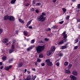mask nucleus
Returning <instances> with one entry per match:
<instances>
[{
    "instance_id": "nucleus-33",
    "label": "nucleus",
    "mask_w": 80,
    "mask_h": 80,
    "mask_svg": "<svg viewBox=\"0 0 80 80\" xmlns=\"http://www.w3.org/2000/svg\"><path fill=\"white\" fill-rule=\"evenodd\" d=\"M62 10L63 12H66V11H67V9H65V8H63L62 9Z\"/></svg>"
},
{
    "instance_id": "nucleus-35",
    "label": "nucleus",
    "mask_w": 80,
    "mask_h": 80,
    "mask_svg": "<svg viewBox=\"0 0 80 80\" xmlns=\"http://www.w3.org/2000/svg\"><path fill=\"white\" fill-rule=\"evenodd\" d=\"M78 42V39H76L75 40V42H74V43H77Z\"/></svg>"
},
{
    "instance_id": "nucleus-43",
    "label": "nucleus",
    "mask_w": 80,
    "mask_h": 80,
    "mask_svg": "<svg viewBox=\"0 0 80 80\" xmlns=\"http://www.w3.org/2000/svg\"><path fill=\"white\" fill-rule=\"evenodd\" d=\"M37 64H38V63L37 62H36L35 63V67H37Z\"/></svg>"
},
{
    "instance_id": "nucleus-45",
    "label": "nucleus",
    "mask_w": 80,
    "mask_h": 80,
    "mask_svg": "<svg viewBox=\"0 0 80 80\" xmlns=\"http://www.w3.org/2000/svg\"><path fill=\"white\" fill-rule=\"evenodd\" d=\"M41 65H42V67H43L44 66H45V63H42L41 64Z\"/></svg>"
},
{
    "instance_id": "nucleus-30",
    "label": "nucleus",
    "mask_w": 80,
    "mask_h": 80,
    "mask_svg": "<svg viewBox=\"0 0 80 80\" xmlns=\"http://www.w3.org/2000/svg\"><path fill=\"white\" fill-rule=\"evenodd\" d=\"M37 61L38 62H41V61H42V60L38 58L37 59Z\"/></svg>"
},
{
    "instance_id": "nucleus-58",
    "label": "nucleus",
    "mask_w": 80,
    "mask_h": 80,
    "mask_svg": "<svg viewBox=\"0 0 80 80\" xmlns=\"http://www.w3.org/2000/svg\"><path fill=\"white\" fill-rule=\"evenodd\" d=\"M78 22H80V19H78L77 20Z\"/></svg>"
},
{
    "instance_id": "nucleus-22",
    "label": "nucleus",
    "mask_w": 80,
    "mask_h": 80,
    "mask_svg": "<svg viewBox=\"0 0 80 80\" xmlns=\"http://www.w3.org/2000/svg\"><path fill=\"white\" fill-rule=\"evenodd\" d=\"M19 21L20 22H21V23H25V22H24V21L21 19H19Z\"/></svg>"
},
{
    "instance_id": "nucleus-29",
    "label": "nucleus",
    "mask_w": 80,
    "mask_h": 80,
    "mask_svg": "<svg viewBox=\"0 0 80 80\" xmlns=\"http://www.w3.org/2000/svg\"><path fill=\"white\" fill-rule=\"evenodd\" d=\"M63 36L64 38H67V34H63Z\"/></svg>"
},
{
    "instance_id": "nucleus-39",
    "label": "nucleus",
    "mask_w": 80,
    "mask_h": 80,
    "mask_svg": "<svg viewBox=\"0 0 80 80\" xmlns=\"http://www.w3.org/2000/svg\"><path fill=\"white\" fill-rule=\"evenodd\" d=\"M78 48V46H76L74 47V50H76V49H77Z\"/></svg>"
},
{
    "instance_id": "nucleus-40",
    "label": "nucleus",
    "mask_w": 80,
    "mask_h": 80,
    "mask_svg": "<svg viewBox=\"0 0 80 80\" xmlns=\"http://www.w3.org/2000/svg\"><path fill=\"white\" fill-rule=\"evenodd\" d=\"M52 28H53L54 29H55V28H57V26H54Z\"/></svg>"
},
{
    "instance_id": "nucleus-14",
    "label": "nucleus",
    "mask_w": 80,
    "mask_h": 80,
    "mask_svg": "<svg viewBox=\"0 0 80 80\" xmlns=\"http://www.w3.org/2000/svg\"><path fill=\"white\" fill-rule=\"evenodd\" d=\"M22 66L23 63L22 62H20L18 65V67H21Z\"/></svg>"
},
{
    "instance_id": "nucleus-1",
    "label": "nucleus",
    "mask_w": 80,
    "mask_h": 80,
    "mask_svg": "<svg viewBox=\"0 0 80 80\" xmlns=\"http://www.w3.org/2000/svg\"><path fill=\"white\" fill-rule=\"evenodd\" d=\"M46 15V13L45 12L42 13V15H41L39 17L37 18V20L38 21H41V22H43L45 20V18L44 16Z\"/></svg>"
},
{
    "instance_id": "nucleus-50",
    "label": "nucleus",
    "mask_w": 80,
    "mask_h": 80,
    "mask_svg": "<svg viewBox=\"0 0 80 80\" xmlns=\"http://www.w3.org/2000/svg\"><path fill=\"white\" fill-rule=\"evenodd\" d=\"M39 43H43V42L42 41H39Z\"/></svg>"
},
{
    "instance_id": "nucleus-21",
    "label": "nucleus",
    "mask_w": 80,
    "mask_h": 80,
    "mask_svg": "<svg viewBox=\"0 0 80 80\" xmlns=\"http://www.w3.org/2000/svg\"><path fill=\"white\" fill-rule=\"evenodd\" d=\"M33 48V47L32 46L29 48H27V50L28 51H30V50H32Z\"/></svg>"
},
{
    "instance_id": "nucleus-37",
    "label": "nucleus",
    "mask_w": 80,
    "mask_h": 80,
    "mask_svg": "<svg viewBox=\"0 0 80 80\" xmlns=\"http://www.w3.org/2000/svg\"><path fill=\"white\" fill-rule=\"evenodd\" d=\"M13 61V59H11L9 61V63H11V62Z\"/></svg>"
},
{
    "instance_id": "nucleus-63",
    "label": "nucleus",
    "mask_w": 80,
    "mask_h": 80,
    "mask_svg": "<svg viewBox=\"0 0 80 80\" xmlns=\"http://www.w3.org/2000/svg\"><path fill=\"white\" fill-rule=\"evenodd\" d=\"M78 28L80 29V24L79 25Z\"/></svg>"
},
{
    "instance_id": "nucleus-26",
    "label": "nucleus",
    "mask_w": 80,
    "mask_h": 80,
    "mask_svg": "<svg viewBox=\"0 0 80 80\" xmlns=\"http://www.w3.org/2000/svg\"><path fill=\"white\" fill-rule=\"evenodd\" d=\"M43 55L42 54H40L39 55V58H43Z\"/></svg>"
},
{
    "instance_id": "nucleus-16",
    "label": "nucleus",
    "mask_w": 80,
    "mask_h": 80,
    "mask_svg": "<svg viewBox=\"0 0 80 80\" xmlns=\"http://www.w3.org/2000/svg\"><path fill=\"white\" fill-rule=\"evenodd\" d=\"M23 34L25 36H27V35L28 34V32H27V31H23Z\"/></svg>"
},
{
    "instance_id": "nucleus-13",
    "label": "nucleus",
    "mask_w": 80,
    "mask_h": 80,
    "mask_svg": "<svg viewBox=\"0 0 80 80\" xmlns=\"http://www.w3.org/2000/svg\"><path fill=\"white\" fill-rule=\"evenodd\" d=\"M67 48V46H63L61 47V49H62V50H63V49H65L66 48Z\"/></svg>"
},
{
    "instance_id": "nucleus-61",
    "label": "nucleus",
    "mask_w": 80,
    "mask_h": 80,
    "mask_svg": "<svg viewBox=\"0 0 80 80\" xmlns=\"http://www.w3.org/2000/svg\"><path fill=\"white\" fill-rule=\"evenodd\" d=\"M32 70H33V71H35V68H33L32 69Z\"/></svg>"
},
{
    "instance_id": "nucleus-42",
    "label": "nucleus",
    "mask_w": 80,
    "mask_h": 80,
    "mask_svg": "<svg viewBox=\"0 0 80 80\" xmlns=\"http://www.w3.org/2000/svg\"><path fill=\"white\" fill-rule=\"evenodd\" d=\"M50 30H51V29L49 28H47L46 30V31H50Z\"/></svg>"
},
{
    "instance_id": "nucleus-28",
    "label": "nucleus",
    "mask_w": 80,
    "mask_h": 80,
    "mask_svg": "<svg viewBox=\"0 0 80 80\" xmlns=\"http://www.w3.org/2000/svg\"><path fill=\"white\" fill-rule=\"evenodd\" d=\"M2 60H7V57H3L2 58Z\"/></svg>"
},
{
    "instance_id": "nucleus-36",
    "label": "nucleus",
    "mask_w": 80,
    "mask_h": 80,
    "mask_svg": "<svg viewBox=\"0 0 80 80\" xmlns=\"http://www.w3.org/2000/svg\"><path fill=\"white\" fill-rule=\"evenodd\" d=\"M34 42H35V40L34 39H33L31 41V43H34Z\"/></svg>"
},
{
    "instance_id": "nucleus-20",
    "label": "nucleus",
    "mask_w": 80,
    "mask_h": 80,
    "mask_svg": "<svg viewBox=\"0 0 80 80\" xmlns=\"http://www.w3.org/2000/svg\"><path fill=\"white\" fill-rule=\"evenodd\" d=\"M64 43V41L63 40H62L59 43L58 45H61L62 44H63Z\"/></svg>"
},
{
    "instance_id": "nucleus-6",
    "label": "nucleus",
    "mask_w": 80,
    "mask_h": 80,
    "mask_svg": "<svg viewBox=\"0 0 80 80\" xmlns=\"http://www.w3.org/2000/svg\"><path fill=\"white\" fill-rule=\"evenodd\" d=\"M8 20H11V21H14L15 20V18L13 16H10L8 17Z\"/></svg>"
},
{
    "instance_id": "nucleus-11",
    "label": "nucleus",
    "mask_w": 80,
    "mask_h": 80,
    "mask_svg": "<svg viewBox=\"0 0 80 80\" xmlns=\"http://www.w3.org/2000/svg\"><path fill=\"white\" fill-rule=\"evenodd\" d=\"M32 20H33V19H31L30 21H29L28 22L27 24V27H28V26L29 25H30V23H31Z\"/></svg>"
},
{
    "instance_id": "nucleus-38",
    "label": "nucleus",
    "mask_w": 80,
    "mask_h": 80,
    "mask_svg": "<svg viewBox=\"0 0 80 80\" xmlns=\"http://www.w3.org/2000/svg\"><path fill=\"white\" fill-rule=\"evenodd\" d=\"M3 32V30L2 29H0V35Z\"/></svg>"
},
{
    "instance_id": "nucleus-4",
    "label": "nucleus",
    "mask_w": 80,
    "mask_h": 80,
    "mask_svg": "<svg viewBox=\"0 0 80 80\" xmlns=\"http://www.w3.org/2000/svg\"><path fill=\"white\" fill-rule=\"evenodd\" d=\"M15 51V45L12 44L11 47V48L9 50V52L10 53H11Z\"/></svg>"
},
{
    "instance_id": "nucleus-41",
    "label": "nucleus",
    "mask_w": 80,
    "mask_h": 80,
    "mask_svg": "<svg viewBox=\"0 0 80 80\" xmlns=\"http://www.w3.org/2000/svg\"><path fill=\"white\" fill-rule=\"evenodd\" d=\"M69 18H70V16H67L66 18V20H68L69 19Z\"/></svg>"
},
{
    "instance_id": "nucleus-49",
    "label": "nucleus",
    "mask_w": 80,
    "mask_h": 80,
    "mask_svg": "<svg viewBox=\"0 0 80 80\" xmlns=\"http://www.w3.org/2000/svg\"><path fill=\"white\" fill-rule=\"evenodd\" d=\"M29 28H30V29H32L33 27L32 26H29Z\"/></svg>"
},
{
    "instance_id": "nucleus-23",
    "label": "nucleus",
    "mask_w": 80,
    "mask_h": 80,
    "mask_svg": "<svg viewBox=\"0 0 80 80\" xmlns=\"http://www.w3.org/2000/svg\"><path fill=\"white\" fill-rule=\"evenodd\" d=\"M66 73H70V71L68 70H66L65 71Z\"/></svg>"
},
{
    "instance_id": "nucleus-10",
    "label": "nucleus",
    "mask_w": 80,
    "mask_h": 80,
    "mask_svg": "<svg viewBox=\"0 0 80 80\" xmlns=\"http://www.w3.org/2000/svg\"><path fill=\"white\" fill-rule=\"evenodd\" d=\"M52 53V52L50 50L48 51L47 52V54L48 55V56H49V55H50Z\"/></svg>"
},
{
    "instance_id": "nucleus-15",
    "label": "nucleus",
    "mask_w": 80,
    "mask_h": 80,
    "mask_svg": "<svg viewBox=\"0 0 80 80\" xmlns=\"http://www.w3.org/2000/svg\"><path fill=\"white\" fill-rule=\"evenodd\" d=\"M8 17H9V16H8V15H6L4 17V19L5 20H7L8 19Z\"/></svg>"
},
{
    "instance_id": "nucleus-62",
    "label": "nucleus",
    "mask_w": 80,
    "mask_h": 80,
    "mask_svg": "<svg viewBox=\"0 0 80 80\" xmlns=\"http://www.w3.org/2000/svg\"><path fill=\"white\" fill-rule=\"evenodd\" d=\"M16 42V41L15 40H14L13 41V43H15V42Z\"/></svg>"
},
{
    "instance_id": "nucleus-47",
    "label": "nucleus",
    "mask_w": 80,
    "mask_h": 80,
    "mask_svg": "<svg viewBox=\"0 0 80 80\" xmlns=\"http://www.w3.org/2000/svg\"><path fill=\"white\" fill-rule=\"evenodd\" d=\"M44 40L45 41H48V38H45Z\"/></svg>"
},
{
    "instance_id": "nucleus-9",
    "label": "nucleus",
    "mask_w": 80,
    "mask_h": 80,
    "mask_svg": "<svg viewBox=\"0 0 80 80\" xmlns=\"http://www.w3.org/2000/svg\"><path fill=\"white\" fill-rule=\"evenodd\" d=\"M51 51L52 52H54L55 50V46H52L51 47Z\"/></svg>"
},
{
    "instance_id": "nucleus-31",
    "label": "nucleus",
    "mask_w": 80,
    "mask_h": 80,
    "mask_svg": "<svg viewBox=\"0 0 80 80\" xmlns=\"http://www.w3.org/2000/svg\"><path fill=\"white\" fill-rule=\"evenodd\" d=\"M63 55V54L62 53H59V57H62Z\"/></svg>"
},
{
    "instance_id": "nucleus-18",
    "label": "nucleus",
    "mask_w": 80,
    "mask_h": 80,
    "mask_svg": "<svg viewBox=\"0 0 80 80\" xmlns=\"http://www.w3.org/2000/svg\"><path fill=\"white\" fill-rule=\"evenodd\" d=\"M68 65V62H64V65L65 67H67Z\"/></svg>"
},
{
    "instance_id": "nucleus-32",
    "label": "nucleus",
    "mask_w": 80,
    "mask_h": 80,
    "mask_svg": "<svg viewBox=\"0 0 80 80\" xmlns=\"http://www.w3.org/2000/svg\"><path fill=\"white\" fill-rule=\"evenodd\" d=\"M35 3H36V0H33L32 1V4L33 5H35Z\"/></svg>"
},
{
    "instance_id": "nucleus-34",
    "label": "nucleus",
    "mask_w": 80,
    "mask_h": 80,
    "mask_svg": "<svg viewBox=\"0 0 80 80\" xmlns=\"http://www.w3.org/2000/svg\"><path fill=\"white\" fill-rule=\"evenodd\" d=\"M41 5V3H38L36 4V6H39V5Z\"/></svg>"
},
{
    "instance_id": "nucleus-60",
    "label": "nucleus",
    "mask_w": 80,
    "mask_h": 80,
    "mask_svg": "<svg viewBox=\"0 0 80 80\" xmlns=\"http://www.w3.org/2000/svg\"><path fill=\"white\" fill-rule=\"evenodd\" d=\"M26 72H27V69H25L24 70V73H25Z\"/></svg>"
},
{
    "instance_id": "nucleus-17",
    "label": "nucleus",
    "mask_w": 80,
    "mask_h": 80,
    "mask_svg": "<svg viewBox=\"0 0 80 80\" xmlns=\"http://www.w3.org/2000/svg\"><path fill=\"white\" fill-rule=\"evenodd\" d=\"M78 10H77V12H78L79 11H80V3L78 5Z\"/></svg>"
},
{
    "instance_id": "nucleus-53",
    "label": "nucleus",
    "mask_w": 80,
    "mask_h": 80,
    "mask_svg": "<svg viewBox=\"0 0 80 80\" xmlns=\"http://www.w3.org/2000/svg\"><path fill=\"white\" fill-rule=\"evenodd\" d=\"M68 43H66L65 44V46H66L67 47V45H68Z\"/></svg>"
},
{
    "instance_id": "nucleus-44",
    "label": "nucleus",
    "mask_w": 80,
    "mask_h": 80,
    "mask_svg": "<svg viewBox=\"0 0 80 80\" xmlns=\"http://www.w3.org/2000/svg\"><path fill=\"white\" fill-rule=\"evenodd\" d=\"M63 22H64V21H63L62 22H59V23H60V24H62V23H63Z\"/></svg>"
},
{
    "instance_id": "nucleus-27",
    "label": "nucleus",
    "mask_w": 80,
    "mask_h": 80,
    "mask_svg": "<svg viewBox=\"0 0 80 80\" xmlns=\"http://www.w3.org/2000/svg\"><path fill=\"white\" fill-rule=\"evenodd\" d=\"M72 64H69L68 68V69H70V68H71V67H72Z\"/></svg>"
},
{
    "instance_id": "nucleus-25",
    "label": "nucleus",
    "mask_w": 80,
    "mask_h": 80,
    "mask_svg": "<svg viewBox=\"0 0 80 80\" xmlns=\"http://www.w3.org/2000/svg\"><path fill=\"white\" fill-rule=\"evenodd\" d=\"M37 76H35L32 78L31 79V80H35Z\"/></svg>"
},
{
    "instance_id": "nucleus-48",
    "label": "nucleus",
    "mask_w": 80,
    "mask_h": 80,
    "mask_svg": "<svg viewBox=\"0 0 80 80\" xmlns=\"http://www.w3.org/2000/svg\"><path fill=\"white\" fill-rule=\"evenodd\" d=\"M35 12L36 13H38V12H39V11H38V10H36Z\"/></svg>"
},
{
    "instance_id": "nucleus-2",
    "label": "nucleus",
    "mask_w": 80,
    "mask_h": 80,
    "mask_svg": "<svg viewBox=\"0 0 80 80\" xmlns=\"http://www.w3.org/2000/svg\"><path fill=\"white\" fill-rule=\"evenodd\" d=\"M44 49L43 46H38L36 48V51L38 53H40Z\"/></svg>"
},
{
    "instance_id": "nucleus-57",
    "label": "nucleus",
    "mask_w": 80,
    "mask_h": 80,
    "mask_svg": "<svg viewBox=\"0 0 80 80\" xmlns=\"http://www.w3.org/2000/svg\"><path fill=\"white\" fill-rule=\"evenodd\" d=\"M29 5V4L28 3L26 5V7H27V6H28Z\"/></svg>"
},
{
    "instance_id": "nucleus-54",
    "label": "nucleus",
    "mask_w": 80,
    "mask_h": 80,
    "mask_svg": "<svg viewBox=\"0 0 80 80\" xmlns=\"http://www.w3.org/2000/svg\"><path fill=\"white\" fill-rule=\"evenodd\" d=\"M65 33H66V32L64 31L62 34H63V35H65Z\"/></svg>"
},
{
    "instance_id": "nucleus-5",
    "label": "nucleus",
    "mask_w": 80,
    "mask_h": 80,
    "mask_svg": "<svg viewBox=\"0 0 80 80\" xmlns=\"http://www.w3.org/2000/svg\"><path fill=\"white\" fill-rule=\"evenodd\" d=\"M70 78L71 80H77V77L73 75H71L70 76Z\"/></svg>"
},
{
    "instance_id": "nucleus-7",
    "label": "nucleus",
    "mask_w": 80,
    "mask_h": 80,
    "mask_svg": "<svg viewBox=\"0 0 80 80\" xmlns=\"http://www.w3.org/2000/svg\"><path fill=\"white\" fill-rule=\"evenodd\" d=\"M12 67V65H10L8 67H5V69L6 70H7L8 71L9 70H10V68Z\"/></svg>"
},
{
    "instance_id": "nucleus-64",
    "label": "nucleus",
    "mask_w": 80,
    "mask_h": 80,
    "mask_svg": "<svg viewBox=\"0 0 80 80\" xmlns=\"http://www.w3.org/2000/svg\"><path fill=\"white\" fill-rule=\"evenodd\" d=\"M72 2H75V1H76V0H72Z\"/></svg>"
},
{
    "instance_id": "nucleus-52",
    "label": "nucleus",
    "mask_w": 80,
    "mask_h": 80,
    "mask_svg": "<svg viewBox=\"0 0 80 80\" xmlns=\"http://www.w3.org/2000/svg\"><path fill=\"white\" fill-rule=\"evenodd\" d=\"M27 72L28 73V74H29V73H30V71H27Z\"/></svg>"
},
{
    "instance_id": "nucleus-8",
    "label": "nucleus",
    "mask_w": 80,
    "mask_h": 80,
    "mask_svg": "<svg viewBox=\"0 0 80 80\" xmlns=\"http://www.w3.org/2000/svg\"><path fill=\"white\" fill-rule=\"evenodd\" d=\"M72 75H74L75 76H77L78 75V73L76 71H74L72 72Z\"/></svg>"
},
{
    "instance_id": "nucleus-56",
    "label": "nucleus",
    "mask_w": 80,
    "mask_h": 80,
    "mask_svg": "<svg viewBox=\"0 0 80 80\" xmlns=\"http://www.w3.org/2000/svg\"><path fill=\"white\" fill-rule=\"evenodd\" d=\"M3 64V63L2 62H0V65H2Z\"/></svg>"
},
{
    "instance_id": "nucleus-51",
    "label": "nucleus",
    "mask_w": 80,
    "mask_h": 80,
    "mask_svg": "<svg viewBox=\"0 0 80 80\" xmlns=\"http://www.w3.org/2000/svg\"><path fill=\"white\" fill-rule=\"evenodd\" d=\"M56 0H52V2H53L54 3H55V2H56Z\"/></svg>"
},
{
    "instance_id": "nucleus-55",
    "label": "nucleus",
    "mask_w": 80,
    "mask_h": 80,
    "mask_svg": "<svg viewBox=\"0 0 80 80\" xmlns=\"http://www.w3.org/2000/svg\"><path fill=\"white\" fill-rule=\"evenodd\" d=\"M64 40L65 42H67V39H65Z\"/></svg>"
},
{
    "instance_id": "nucleus-24",
    "label": "nucleus",
    "mask_w": 80,
    "mask_h": 80,
    "mask_svg": "<svg viewBox=\"0 0 80 80\" xmlns=\"http://www.w3.org/2000/svg\"><path fill=\"white\" fill-rule=\"evenodd\" d=\"M31 76H29L26 79H27V80H31Z\"/></svg>"
},
{
    "instance_id": "nucleus-46",
    "label": "nucleus",
    "mask_w": 80,
    "mask_h": 80,
    "mask_svg": "<svg viewBox=\"0 0 80 80\" xmlns=\"http://www.w3.org/2000/svg\"><path fill=\"white\" fill-rule=\"evenodd\" d=\"M59 64H60V63H59V62H57V63H56V65L58 67L59 66Z\"/></svg>"
},
{
    "instance_id": "nucleus-3",
    "label": "nucleus",
    "mask_w": 80,
    "mask_h": 80,
    "mask_svg": "<svg viewBox=\"0 0 80 80\" xmlns=\"http://www.w3.org/2000/svg\"><path fill=\"white\" fill-rule=\"evenodd\" d=\"M45 62H47V65L48 66H52L53 65L52 62H50V59H47L46 60Z\"/></svg>"
},
{
    "instance_id": "nucleus-19",
    "label": "nucleus",
    "mask_w": 80,
    "mask_h": 80,
    "mask_svg": "<svg viewBox=\"0 0 80 80\" xmlns=\"http://www.w3.org/2000/svg\"><path fill=\"white\" fill-rule=\"evenodd\" d=\"M17 0H12L11 2V3L12 4H14L15 3V2Z\"/></svg>"
},
{
    "instance_id": "nucleus-59",
    "label": "nucleus",
    "mask_w": 80,
    "mask_h": 80,
    "mask_svg": "<svg viewBox=\"0 0 80 80\" xmlns=\"http://www.w3.org/2000/svg\"><path fill=\"white\" fill-rule=\"evenodd\" d=\"M3 67H2V66L0 67V69H3Z\"/></svg>"
},
{
    "instance_id": "nucleus-12",
    "label": "nucleus",
    "mask_w": 80,
    "mask_h": 80,
    "mask_svg": "<svg viewBox=\"0 0 80 80\" xmlns=\"http://www.w3.org/2000/svg\"><path fill=\"white\" fill-rule=\"evenodd\" d=\"M8 39H5L4 40H3V42L4 43H6L7 42H8Z\"/></svg>"
}]
</instances>
